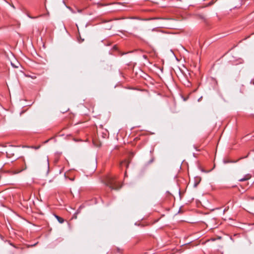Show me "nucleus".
I'll return each instance as SVG.
<instances>
[{
	"label": "nucleus",
	"mask_w": 254,
	"mask_h": 254,
	"mask_svg": "<svg viewBox=\"0 0 254 254\" xmlns=\"http://www.w3.org/2000/svg\"><path fill=\"white\" fill-rule=\"evenodd\" d=\"M10 64L11 66L14 68H18L20 65V63L16 61L15 62H11Z\"/></svg>",
	"instance_id": "nucleus-2"
},
{
	"label": "nucleus",
	"mask_w": 254,
	"mask_h": 254,
	"mask_svg": "<svg viewBox=\"0 0 254 254\" xmlns=\"http://www.w3.org/2000/svg\"><path fill=\"white\" fill-rule=\"evenodd\" d=\"M110 21H111V20H110L109 21H106V20H105V21H103V22L105 23V22H107Z\"/></svg>",
	"instance_id": "nucleus-14"
},
{
	"label": "nucleus",
	"mask_w": 254,
	"mask_h": 254,
	"mask_svg": "<svg viewBox=\"0 0 254 254\" xmlns=\"http://www.w3.org/2000/svg\"><path fill=\"white\" fill-rule=\"evenodd\" d=\"M46 163H47V168H48V170H47V174H48L49 171V159L48 158L46 159Z\"/></svg>",
	"instance_id": "nucleus-7"
},
{
	"label": "nucleus",
	"mask_w": 254,
	"mask_h": 254,
	"mask_svg": "<svg viewBox=\"0 0 254 254\" xmlns=\"http://www.w3.org/2000/svg\"><path fill=\"white\" fill-rule=\"evenodd\" d=\"M112 25H107L105 28L106 29L110 30L112 28Z\"/></svg>",
	"instance_id": "nucleus-8"
},
{
	"label": "nucleus",
	"mask_w": 254,
	"mask_h": 254,
	"mask_svg": "<svg viewBox=\"0 0 254 254\" xmlns=\"http://www.w3.org/2000/svg\"><path fill=\"white\" fill-rule=\"evenodd\" d=\"M78 12H81V10H80V9H78Z\"/></svg>",
	"instance_id": "nucleus-18"
},
{
	"label": "nucleus",
	"mask_w": 254,
	"mask_h": 254,
	"mask_svg": "<svg viewBox=\"0 0 254 254\" xmlns=\"http://www.w3.org/2000/svg\"><path fill=\"white\" fill-rule=\"evenodd\" d=\"M247 157V156H246L245 157H241V158H240V159H241L244 158H246V157Z\"/></svg>",
	"instance_id": "nucleus-22"
},
{
	"label": "nucleus",
	"mask_w": 254,
	"mask_h": 254,
	"mask_svg": "<svg viewBox=\"0 0 254 254\" xmlns=\"http://www.w3.org/2000/svg\"><path fill=\"white\" fill-rule=\"evenodd\" d=\"M249 177L248 176H245L244 178L241 179L239 180V181L240 182H243V181H247L248 180H249Z\"/></svg>",
	"instance_id": "nucleus-6"
},
{
	"label": "nucleus",
	"mask_w": 254,
	"mask_h": 254,
	"mask_svg": "<svg viewBox=\"0 0 254 254\" xmlns=\"http://www.w3.org/2000/svg\"><path fill=\"white\" fill-rule=\"evenodd\" d=\"M253 84H254V82L253 83Z\"/></svg>",
	"instance_id": "nucleus-25"
},
{
	"label": "nucleus",
	"mask_w": 254,
	"mask_h": 254,
	"mask_svg": "<svg viewBox=\"0 0 254 254\" xmlns=\"http://www.w3.org/2000/svg\"><path fill=\"white\" fill-rule=\"evenodd\" d=\"M105 185L109 187L111 190H118L120 189L122 186L117 184L116 181V178L113 176H108L104 180Z\"/></svg>",
	"instance_id": "nucleus-1"
},
{
	"label": "nucleus",
	"mask_w": 254,
	"mask_h": 254,
	"mask_svg": "<svg viewBox=\"0 0 254 254\" xmlns=\"http://www.w3.org/2000/svg\"><path fill=\"white\" fill-rule=\"evenodd\" d=\"M55 216L60 223L62 224L64 222V219L63 218H62V217H60L59 216L56 215H55Z\"/></svg>",
	"instance_id": "nucleus-3"
},
{
	"label": "nucleus",
	"mask_w": 254,
	"mask_h": 254,
	"mask_svg": "<svg viewBox=\"0 0 254 254\" xmlns=\"http://www.w3.org/2000/svg\"><path fill=\"white\" fill-rule=\"evenodd\" d=\"M202 97L201 96L198 99V102H200L201 101V100L202 99Z\"/></svg>",
	"instance_id": "nucleus-11"
},
{
	"label": "nucleus",
	"mask_w": 254,
	"mask_h": 254,
	"mask_svg": "<svg viewBox=\"0 0 254 254\" xmlns=\"http://www.w3.org/2000/svg\"><path fill=\"white\" fill-rule=\"evenodd\" d=\"M153 161V159H151V160H150V161H149V163H152Z\"/></svg>",
	"instance_id": "nucleus-15"
},
{
	"label": "nucleus",
	"mask_w": 254,
	"mask_h": 254,
	"mask_svg": "<svg viewBox=\"0 0 254 254\" xmlns=\"http://www.w3.org/2000/svg\"><path fill=\"white\" fill-rule=\"evenodd\" d=\"M95 145L98 146V147H100V145H96V144H95Z\"/></svg>",
	"instance_id": "nucleus-21"
},
{
	"label": "nucleus",
	"mask_w": 254,
	"mask_h": 254,
	"mask_svg": "<svg viewBox=\"0 0 254 254\" xmlns=\"http://www.w3.org/2000/svg\"><path fill=\"white\" fill-rule=\"evenodd\" d=\"M158 19L157 18H152V19Z\"/></svg>",
	"instance_id": "nucleus-23"
},
{
	"label": "nucleus",
	"mask_w": 254,
	"mask_h": 254,
	"mask_svg": "<svg viewBox=\"0 0 254 254\" xmlns=\"http://www.w3.org/2000/svg\"><path fill=\"white\" fill-rule=\"evenodd\" d=\"M238 161H232V160H224L223 163L224 164L229 163H236Z\"/></svg>",
	"instance_id": "nucleus-4"
},
{
	"label": "nucleus",
	"mask_w": 254,
	"mask_h": 254,
	"mask_svg": "<svg viewBox=\"0 0 254 254\" xmlns=\"http://www.w3.org/2000/svg\"><path fill=\"white\" fill-rule=\"evenodd\" d=\"M78 41L79 43H81L84 41V39L81 38L80 36L78 38Z\"/></svg>",
	"instance_id": "nucleus-9"
},
{
	"label": "nucleus",
	"mask_w": 254,
	"mask_h": 254,
	"mask_svg": "<svg viewBox=\"0 0 254 254\" xmlns=\"http://www.w3.org/2000/svg\"><path fill=\"white\" fill-rule=\"evenodd\" d=\"M63 3H64V4H65V3H64V0H63Z\"/></svg>",
	"instance_id": "nucleus-24"
},
{
	"label": "nucleus",
	"mask_w": 254,
	"mask_h": 254,
	"mask_svg": "<svg viewBox=\"0 0 254 254\" xmlns=\"http://www.w3.org/2000/svg\"><path fill=\"white\" fill-rule=\"evenodd\" d=\"M83 207H84L83 205H80L78 209L77 210L76 212L75 213L74 215H77L78 213H79L80 212L81 209H82Z\"/></svg>",
	"instance_id": "nucleus-5"
},
{
	"label": "nucleus",
	"mask_w": 254,
	"mask_h": 254,
	"mask_svg": "<svg viewBox=\"0 0 254 254\" xmlns=\"http://www.w3.org/2000/svg\"><path fill=\"white\" fill-rule=\"evenodd\" d=\"M198 183H195L194 185V187H196L198 185Z\"/></svg>",
	"instance_id": "nucleus-12"
},
{
	"label": "nucleus",
	"mask_w": 254,
	"mask_h": 254,
	"mask_svg": "<svg viewBox=\"0 0 254 254\" xmlns=\"http://www.w3.org/2000/svg\"><path fill=\"white\" fill-rule=\"evenodd\" d=\"M36 244H37V243H35V244L31 245V247L35 246Z\"/></svg>",
	"instance_id": "nucleus-17"
},
{
	"label": "nucleus",
	"mask_w": 254,
	"mask_h": 254,
	"mask_svg": "<svg viewBox=\"0 0 254 254\" xmlns=\"http://www.w3.org/2000/svg\"><path fill=\"white\" fill-rule=\"evenodd\" d=\"M143 58H144V59H146V56H145V55H144V56H143Z\"/></svg>",
	"instance_id": "nucleus-19"
},
{
	"label": "nucleus",
	"mask_w": 254,
	"mask_h": 254,
	"mask_svg": "<svg viewBox=\"0 0 254 254\" xmlns=\"http://www.w3.org/2000/svg\"><path fill=\"white\" fill-rule=\"evenodd\" d=\"M116 4H117V5H122V3H120V2H117V3H115Z\"/></svg>",
	"instance_id": "nucleus-13"
},
{
	"label": "nucleus",
	"mask_w": 254,
	"mask_h": 254,
	"mask_svg": "<svg viewBox=\"0 0 254 254\" xmlns=\"http://www.w3.org/2000/svg\"><path fill=\"white\" fill-rule=\"evenodd\" d=\"M155 30V28H153V29H152V31H154Z\"/></svg>",
	"instance_id": "nucleus-20"
},
{
	"label": "nucleus",
	"mask_w": 254,
	"mask_h": 254,
	"mask_svg": "<svg viewBox=\"0 0 254 254\" xmlns=\"http://www.w3.org/2000/svg\"><path fill=\"white\" fill-rule=\"evenodd\" d=\"M123 164H126V167H127L128 166V163H126V161L124 162H122L121 165H123Z\"/></svg>",
	"instance_id": "nucleus-10"
},
{
	"label": "nucleus",
	"mask_w": 254,
	"mask_h": 254,
	"mask_svg": "<svg viewBox=\"0 0 254 254\" xmlns=\"http://www.w3.org/2000/svg\"><path fill=\"white\" fill-rule=\"evenodd\" d=\"M116 10H121V8H116Z\"/></svg>",
	"instance_id": "nucleus-16"
}]
</instances>
